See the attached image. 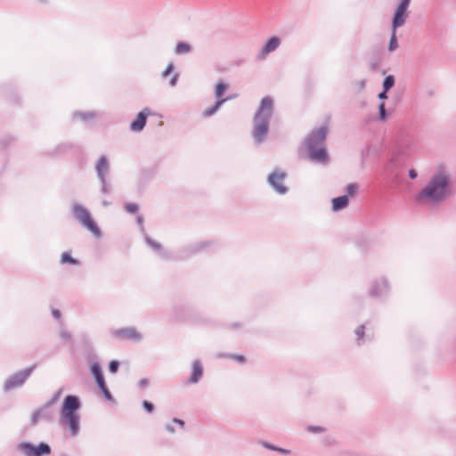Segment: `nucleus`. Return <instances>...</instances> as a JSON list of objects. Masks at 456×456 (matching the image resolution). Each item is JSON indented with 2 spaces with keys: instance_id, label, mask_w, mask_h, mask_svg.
<instances>
[{
  "instance_id": "1",
  "label": "nucleus",
  "mask_w": 456,
  "mask_h": 456,
  "mask_svg": "<svg viewBox=\"0 0 456 456\" xmlns=\"http://www.w3.org/2000/svg\"><path fill=\"white\" fill-rule=\"evenodd\" d=\"M452 193L448 175L440 172L434 175L428 184L419 193V198H428L434 201H441Z\"/></svg>"
},
{
  "instance_id": "2",
  "label": "nucleus",
  "mask_w": 456,
  "mask_h": 456,
  "mask_svg": "<svg viewBox=\"0 0 456 456\" xmlns=\"http://www.w3.org/2000/svg\"><path fill=\"white\" fill-rule=\"evenodd\" d=\"M79 407L78 400L76 396L68 395L61 410L62 421L69 428L72 435H76L78 430V416L76 414Z\"/></svg>"
},
{
  "instance_id": "3",
  "label": "nucleus",
  "mask_w": 456,
  "mask_h": 456,
  "mask_svg": "<svg viewBox=\"0 0 456 456\" xmlns=\"http://www.w3.org/2000/svg\"><path fill=\"white\" fill-rule=\"evenodd\" d=\"M72 213L75 218L94 236L100 237L102 232L97 224L93 219L90 212L79 204L72 207Z\"/></svg>"
},
{
  "instance_id": "4",
  "label": "nucleus",
  "mask_w": 456,
  "mask_h": 456,
  "mask_svg": "<svg viewBox=\"0 0 456 456\" xmlns=\"http://www.w3.org/2000/svg\"><path fill=\"white\" fill-rule=\"evenodd\" d=\"M20 450L25 456H42L48 455L51 448L46 444H40L38 446L32 445L28 443H22L19 445Z\"/></svg>"
},
{
  "instance_id": "5",
  "label": "nucleus",
  "mask_w": 456,
  "mask_h": 456,
  "mask_svg": "<svg viewBox=\"0 0 456 456\" xmlns=\"http://www.w3.org/2000/svg\"><path fill=\"white\" fill-rule=\"evenodd\" d=\"M228 86L223 82H220L216 85L215 88V96L218 99L214 106L207 109L203 112L204 117H209L216 113L218 109L227 101L225 98H222L224 92L227 90Z\"/></svg>"
},
{
  "instance_id": "6",
  "label": "nucleus",
  "mask_w": 456,
  "mask_h": 456,
  "mask_svg": "<svg viewBox=\"0 0 456 456\" xmlns=\"http://www.w3.org/2000/svg\"><path fill=\"white\" fill-rule=\"evenodd\" d=\"M410 2L411 0H401L400 4H398L393 18V30H396L397 28L403 26L405 23L406 18L408 16L407 8L410 4Z\"/></svg>"
},
{
  "instance_id": "7",
  "label": "nucleus",
  "mask_w": 456,
  "mask_h": 456,
  "mask_svg": "<svg viewBox=\"0 0 456 456\" xmlns=\"http://www.w3.org/2000/svg\"><path fill=\"white\" fill-rule=\"evenodd\" d=\"M91 370H92V373L95 379V381H96L99 388L101 389V391L103 394L106 400H109V401L111 400V394L106 386L104 377L102 372L100 365L98 363H94L92 365Z\"/></svg>"
},
{
  "instance_id": "8",
  "label": "nucleus",
  "mask_w": 456,
  "mask_h": 456,
  "mask_svg": "<svg viewBox=\"0 0 456 456\" xmlns=\"http://www.w3.org/2000/svg\"><path fill=\"white\" fill-rule=\"evenodd\" d=\"M268 131V120L265 118H257L255 116L254 137L257 142H261Z\"/></svg>"
},
{
  "instance_id": "9",
  "label": "nucleus",
  "mask_w": 456,
  "mask_h": 456,
  "mask_svg": "<svg viewBox=\"0 0 456 456\" xmlns=\"http://www.w3.org/2000/svg\"><path fill=\"white\" fill-rule=\"evenodd\" d=\"M286 174L281 171H274L269 175V183L279 192L285 193L286 186L283 184Z\"/></svg>"
},
{
  "instance_id": "10",
  "label": "nucleus",
  "mask_w": 456,
  "mask_h": 456,
  "mask_svg": "<svg viewBox=\"0 0 456 456\" xmlns=\"http://www.w3.org/2000/svg\"><path fill=\"white\" fill-rule=\"evenodd\" d=\"M328 134V127L322 126L313 131L305 141L306 145H319L322 143Z\"/></svg>"
},
{
  "instance_id": "11",
  "label": "nucleus",
  "mask_w": 456,
  "mask_h": 456,
  "mask_svg": "<svg viewBox=\"0 0 456 456\" xmlns=\"http://www.w3.org/2000/svg\"><path fill=\"white\" fill-rule=\"evenodd\" d=\"M273 99L269 96L264 97L255 116H257L258 118H265L268 120L273 110Z\"/></svg>"
},
{
  "instance_id": "12",
  "label": "nucleus",
  "mask_w": 456,
  "mask_h": 456,
  "mask_svg": "<svg viewBox=\"0 0 456 456\" xmlns=\"http://www.w3.org/2000/svg\"><path fill=\"white\" fill-rule=\"evenodd\" d=\"M306 147L311 159L322 163L328 161V155L323 147H318V145H306Z\"/></svg>"
},
{
  "instance_id": "13",
  "label": "nucleus",
  "mask_w": 456,
  "mask_h": 456,
  "mask_svg": "<svg viewBox=\"0 0 456 456\" xmlns=\"http://www.w3.org/2000/svg\"><path fill=\"white\" fill-rule=\"evenodd\" d=\"M151 114L149 109H144L138 113L136 118L131 123L130 128L134 132H140L143 129L147 118Z\"/></svg>"
},
{
  "instance_id": "14",
  "label": "nucleus",
  "mask_w": 456,
  "mask_h": 456,
  "mask_svg": "<svg viewBox=\"0 0 456 456\" xmlns=\"http://www.w3.org/2000/svg\"><path fill=\"white\" fill-rule=\"evenodd\" d=\"M115 335L120 339L139 340L141 338V335L133 328L118 330L115 332Z\"/></svg>"
},
{
  "instance_id": "15",
  "label": "nucleus",
  "mask_w": 456,
  "mask_h": 456,
  "mask_svg": "<svg viewBox=\"0 0 456 456\" xmlns=\"http://www.w3.org/2000/svg\"><path fill=\"white\" fill-rule=\"evenodd\" d=\"M203 374V368L199 361H194L191 365V374L190 377V383H197Z\"/></svg>"
},
{
  "instance_id": "16",
  "label": "nucleus",
  "mask_w": 456,
  "mask_h": 456,
  "mask_svg": "<svg viewBox=\"0 0 456 456\" xmlns=\"http://www.w3.org/2000/svg\"><path fill=\"white\" fill-rule=\"evenodd\" d=\"M280 39L276 37L270 38L262 50L261 58H265L268 53L274 51L280 45Z\"/></svg>"
},
{
  "instance_id": "17",
  "label": "nucleus",
  "mask_w": 456,
  "mask_h": 456,
  "mask_svg": "<svg viewBox=\"0 0 456 456\" xmlns=\"http://www.w3.org/2000/svg\"><path fill=\"white\" fill-rule=\"evenodd\" d=\"M347 204H348L347 196L338 197L332 200V208L335 211L340 210V209L346 208L347 206Z\"/></svg>"
},
{
  "instance_id": "18",
  "label": "nucleus",
  "mask_w": 456,
  "mask_h": 456,
  "mask_svg": "<svg viewBox=\"0 0 456 456\" xmlns=\"http://www.w3.org/2000/svg\"><path fill=\"white\" fill-rule=\"evenodd\" d=\"M24 377H14L6 383V388L10 389L15 386L21 385L24 382Z\"/></svg>"
},
{
  "instance_id": "19",
  "label": "nucleus",
  "mask_w": 456,
  "mask_h": 456,
  "mask_svg": "<svg viewBox=\"0 0 456 456\" xmlns=\"http://www.w3.org/2000/svg\"><path fill=\"white\" fill-rule=\"evenodd\" d=\"M96 167H97L98 173L101 175H102L103 173L108 169V162H107L106 159H104V158L100 159L97 163Z\"/></svg>"
},
{
  "instance_id": "20",
  "label": "nucleus",
  "mask_w": 456,
  "mask_h": 456,
  "mask_svg": "<svg viewBox=\"0 0 456 456\" xmlns=\"http://www.w3.org/2000/svg\"><path fill=\"white\" fill-rule=\"evenodd\" d=\"M61 264H70V265H77V263H78L68 252H64L61 255Z\"/></svg>"
},
{
  "instance_id": "21",
  "label": "nucleus",
  "mask_w": 456,
  "mask_h": 456,
  "mask_svg": "<svg viewBox=\"0 0 456 456\" xmlns=\"http://www.w3.org/2000/svg\"><path fill=\"white\" fill-rule=\"evenodd\" d=\"M397 46H398V45H397V38H396V30L392 29L391 38H390V42L388 45V50L390 52L394 51L397 48Z\"/></svg>"
},
{
  "instance_id": "22",
  "label": "nucleus",
  "mask_w": 456,
  "mask_h": 456,
  "mask_svg": "<svg viewBox=\"0 0 456 456\" xmlns=\"http://www.w3.org/2000/svg\"><path fill=\"white\" fill-rule=\"evenodd\" d=\"M395 84V79H394V77L389 75L387 77H386L385 80H384V83H383V87L385 89V91H388Z\"/></svg>"
},
{
  "instance_id": "23",
  "label": "nucleus",
  "mask_w": 456,
  "mask_h": 456,
  "mask_svg": "<svg viewBox=\"0 0 456 456\" xmlns=\"http://www.w3.org/2000/svg\"><path fill=\"white\" fill-rule=\"evenodd\" d=\"M190 51V45L185 43H179L176 45L175 52L177 53H184Z\"/></svg>"
},
{
  "instance_id": "24",
  "label": "nucleus",
  "mask_w": 456,
  "mask_h": 456,
  "mask_svg": "<svg viewBox=\"0 0 456 456\" xmlns=\"http://www.w3.org/2000/svg\"><path fill=\"white\" fill-rule=\"evenodd\" d=\"M125 209L131 214H134L138 211V205L135 203H126L125 205Z\"/></svg>"
},
{
  "instance_id": "25",
  "label": "nucleus",
  "mask_w": 456,
  "mask_h": 456,
  "mask_svg": "<svg viewBox=\"0 0 456 456\" xmlns=\"http://www.w3.org/2000/svg\"><path fill=\"white\" fill-rule=\"evenodd\" d=\"M358 187L355 183H350L346 186V192L349 194V195H354L356 191H357Z\"/></svg>"
},
{
  "instance_id": "26",
  "label": "nucleus",
  "mask_w": 456,
  "mask_h": 456,
  "mask_svg": "<svg viewBox=\"0 0 456 456\" xmlns=\"http://www.w3.org/2000/svg\"><path fill=\"white\" fill-rule=\"evenodd\" d=\"M379 119L385 120L386 119V110H385V103H380L379 107Z\"/></svg>"
},
{
  "instance_id": "27",
  "label": "nucleus",
  "mask_w": 456,
  "mask_h": 456,
  "mask_svg": "<svg viewBox=\"0 0 456 456\" xmlns=\"http://www.w3.org/2000/svg\"><path fill=\"white\" fill-rule=\"evenodd\" d=\"M110 372L115 373L118 369V362L117 361H111L109 365Z\"/></svg>"
},
{
  "instance_id": "28",
  "label": "nucleus",
  "mask_w": 456,
  "mask_h": 456,
  "mask_svg": "<svg viewBox=\"0 0 456 456\" xmlns=\"http://www.w3.org/2000/svg\"><path fill=\"white\" fill-rule=\"evenodd\" d=\"M307 429L310 431V432H314V433H321V432H323L324 431V428L322 427H319V426H309L307 428Z\"/></svg>"
},
{
  "instance_id": "29",
  "label": "nucleus",
  "mask_w": 456,
  "mask_h": 456,
  "mask_svg": "<svg viewBox=\"0 0 456 456\" xmlns=\"http://www.w3.org/2000/svg\"><path fill=\"white\" fill-rule=\"evenodd\" d=\"M231 359L235 360L240 363H244L246 362V358L240 354H232L230 356Z\"/></svg>"
},
{
  "instance_id": "30",
  "label": "nucleus",
  "mask_w": 456,
  "mask_h": 456,
  "mask_svg": "<svg viewBox=\"0 0 456 456\" xmlns=\"http://www.w3.org/2000/svg\"><path fill=\"white\" fill-rule=\"evenodd\" d=\"M143 408L148 411V412H151L154 409V406L151 403L148 402V401H144L143 403Z\"/></svg>"
},
{
  "instance_id": "31",
  "label": "nucleus",
  "mask_w": 456,
  "mask_h": 456,
  "mask_svg": "<svg viewBox=\"0 0 456 456\" xmlns=\"http://www.w3.org/2000/svg\"><path fill=\"white\" fill-rule=\"evenodd\" d=\"M173 69H174L173 64H171V63L168 64L163 72V77H167L169 74H171L173 72Z\"/></svg>"
},
{
  "instance_id": "32",
  "label": "nucleus",
  "mask_w": 456,
  "mask_h": 456,
  "mask_svg": "<svg viewBox=\"0 0 456 456\" xmlns=\"http://www.w3.org/2000/svg\"><path fill=\"white\" fill-rule=\"evenodd\" d=\"M355 334L357 335V337L359 338H362L364 335V327L363 326H360L358 327L356 330H355Z\"/></svg>"
},
{
  "instance_id": "33",
  "label": "nucleus",
  "mask_w": 456,
  "mask_h": 456,
  "mask_svg": "<svg viewBox=\"0 0 456 456\" xmlns=\"http://www.w3.org/2000/svg\"><path fill=\"white\" fill-rule=\"evenodd\" d=\"M39 417H40V411H39L34 412L33 415H32V418H31L32 424H36L37 422Z\"/></svg>"
},
{
  "instance_id": "34",
  "label": "nucleus",
  "mask_w": 456,
  "mask_h": 456,
  "mask_svg": "<svg viewBox=\"0 0 456 456\" xmlns=\"http://www.w3.org/2000/svg\"><path fill=\"white\" fill-rule=\"evenodd\" d=\"M173 422L177 423L181 428L184 427V421L179 419H174Z\"/></svg>"
},
{
  "instance_id": "35",
  "label": "nucleus",
  "mask_w": 456,
  "mask_h": 456,
  "mask_svg": "<svg viewBox=\"0 0 456 456\" xmlns=\"http://www.w3.org/2000/svg\"><path fill=\"white\" fill-rule=\"evenodd\" d=\"M409 175L411 179H414L417 177V172L414 169L410 170Z\"/></svg>"
},
{
  "instance_id": "36",
  "label": "nucleus",
  "mask_w": 456,
  "mask_h": 456,
  "mask_svg": "<svg viewBox=\"0 0 456 456\" xmlns=\"http://www.w3.org/2000/svg\"><path fill=\"white\" fill-rule=\"evenodd\" d=\"M53 315L56 319H60L61 318V312L59 310H53Z\"/></svg>"
},
{
  "instance_id": "37",
  "label": "nucleus",
  "mask_w": 456,
  "mask_h": 456,
  "mask_svg": "<svg viewBox=\"0 0 456 456\" xmlns=\"http://www.w3.org/2000/svg\"><path fill=\"white\" fill-rule=\"evenodd\" d=\"M264 446L268 448V449L273 450V451H277L278 450V447H275L273 445H270L268 444H264Z\"/></svg>"
},
{
  "instance_id": "38",
  "label": "nucleus",
  "mask_w": 456,
  "mask_h": 456,
  "mask_svg": "<svg viewBox=\"0 0 456 456\" xmlns=\"http://www.w3.org/2000/svg\"><path fill=\"white\" fill-rule=\"evenodd\" d=\"M176 79H177V76L176 75H174L172 79L170 80V85L171 86H175V83H176Z\"/></svg>"
},
{
  "instance_id": "39",
  "label": "nucleus",
  "mask_w": 456,
  "mask_h": 456,
  "mask_svg": "<svg viewBox=\"0 0 456 456\" xmlns=\"http://www.w3.org/2000/svg\"><path fill=\"white\" fill-rule=\"evenodd\" d=\"M387 91H385V90H384V92H382V93H380V94H379V97L380 99H386V98H387Z\"/></svg>"
},
{
  "instance_id": "40",
  "label": "nucleus",
  "mask_w": 456,
  "mask_h": 456,
  "mask_svg": "<svg viewBox=\"0 0 456 456\" xmlns=\"http://www.w3.org/2000/svg\"><path fill=\"white\" fill-rule=\"evenodd\" d=\"M166 429L170 433L175 432V428L171 425H167Z\"/></svg>"
},
{
  "instance_id": "41",
  "label": "nucleus",
  "mask_w": 456,
  "mask_h": 456,
  "mask_svg": "<svg viewBox=\"0 0 456 456\" xmlns=\"http://www.w3.org/2000/svg\"><path fill=\"white\" fill-rule=\"evenodd\" d=\"M149 242H150V244H151L153 248H158V249H159V248H160V245H159V244H158V243H154V242H152V241H149Z\"/></svg>"
},
{
  "instance_id": "42",
  "label": "nucleus",
  "mask_w": 456,
  "mask_h": 456,
  "mask_svg": "<svg viewBox=\"0 0 456 456\" xmlns=\"http://www.w3.org/2000/svg\"><path fill=\"white\" fill-rule=\"evenodd\" d=\"M277 452H281V453H285V454L289 453V450L281 449V448H278Z\"/></svg>"
},
{
  "instance_id": "43",
  "label": "nucleus",
  "mask_w": 456,
  "mask_h": 456,
  "mask_svg": "<svg viewBox=\"0 0 456 456\" xmlns=\"http://www.w3.org/2000/svg\"><path fill=\"white\" fill-rule=\"evenodd\" d=\"M137 220H138V222H139L140 224H142V218L141 216H138Z\"/></svg>"
}]
</instances>
